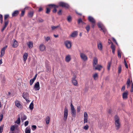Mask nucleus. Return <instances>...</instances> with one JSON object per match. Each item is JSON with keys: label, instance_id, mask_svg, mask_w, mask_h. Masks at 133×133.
I'll return each instance as SVG.
<instances>
[{"label": "nucleus", "instance_id": "obj_1", "mask_svg": "<svg viewBox=\"0 0 133 133\" xmlns=\"http://www.w3.org/2000/svg\"><path fill=\"white\" fill-rule=\"evenodd\" d=\"M58 4V5L55 4L54 8H55L56 9L59 7H60L64 8L66 9H68L70 7V6L68 3L63 2L61 1L59 2Z\"/></svg>", "mask_w": 133, "mask_h": 133}, {"label": "nucleus", "instance_id": "obj_2", "mask_svg": "<svg viewBox=\"0 0 133 133\" xmlns=\"http://www.w3.org/2000/svg\"><path fill=\"white\" fill-rule=\"evenodd\" d=\"M115 124L116 127V129L118 130L120 127V123L119 122V119L117 116L116 115L115 117Z\"/></svg>", "mask_w": 133, "mask_h": 133}, {"label": "nucleus", "instance_id": "obj_3", "mask_svg": "<svg viewBox=\"0 0 133 133\" xmlns=\"http://www.w3.org/2000/svg\"><path fill=\"white\" fill-rule=\"evenodd\" d=\"M68 115V108L65 106L64 108V116L63 119L65 121H66L67 119Z\"/></svg>", "mask_w": 133, "mask_h": 133}, {"label": "nucleus", "instance_id": "obj_4", "mask_svg": "<svg viewBox=\"0 0 133 133\" xmlns=\"http://www.w3.org/2000/svg\"><path fill=\"white\" fill-rule=\"evenodd\" d=\"M71 107V114L72 116L74 117H75L76 116V111L75 109L74 106L71 103L70 105Z\"/></svg>", "mask_w": 133, "mask_h": 133}, {"label": "nucleus", "instance_id": "obj_5", "mask_svg": "<svg viewBox=\"0 0 133 133\" xmlns=\"http://www.w3.org/2000/svg\"><path fill=\"white\" fill-rule=\"evenodd\" d=\"M34 89L35 90H38L40 89L39 82H37L35 83L34 87Z\"/></svg>", "mask_w": 133, "mask_h": 133}, {"label": "nucleus", "instance_id": "obj_6", "mask_svg": "<svg viewBox=\"0 0 133 133\" xmlns=\"http://www.w3.org/2000/svg\"><path fill=\"white\" fill-rule=\"evenodd\" d=\"M65 44L68 48H70L71 46V43L69 41H66L65 42Z\"/></svg>", "mask_w": 133, "mask_h": 133}, {"label": "nucleus", "instance_id": "obj_7", "mask_svg": "<svg viewBox=\"0 0 133 133\" xmlns=\"http://www.w3.org/2000/svg\"><path fill=\"white\" fill-rule=\"evenodd\" d=\"M76 78V76L74 75V76L72 78V83L75 86H76L77 84V81L75 79Z\"/></svg>", "mask_w": 133, "mask_h": 133}, {"label": "nucleus", "instance_id": "obj_8", "mask_svg": "<svg viewBox=\"0 0 133 133\" xmlns=\"http://www.w3.org/2000/svg\"><path fill=\"white\" fill-rule=\"evenodd\" d=\"M80 57L83 61H85L87 60V56L84 54L83 53H80Z\"/></svg>", "mask_w": 133, "mask_h": 133}, {"label": "nucleus", "instance_id": "obj_9", "mask_svg": "<svg viewBox=\"0 0 133 133\" xmlns=\"http://www.w3.org/2000/svg\"><path fill=\"white\" fill-rule=\"evenodd\" d=\"M88 19L89 21L91 23H96V21L94 19L93 17L91 16H88Z\"/></svg>", "mask_w": 133, "mask_h": 133}, {"label": "nucleus", "instance_id": "obj_10", "mask_svg": "<svg viewBox=\"0 0 133 133\" xmlns=\"http://www.w3.org/2000/svg\"><path fill=\"white\" fill-rule=\"evenodd\" d=\"M128 91H126L122 94L123 98V99H126L128 98Z\"/></svg>", "mask_w": 133, "mask_h": 133}, {"label": "nucleus", "instance_id": "obj_11", "mask_svg": "<svg viewBox=\"0 0 133 133\" xmlns=\"http://www.w3.org/2000/svg\"><path fill=\"white\" fill-rule=\"evenodd\" d=\"M39 48L41 51H43L46 49V47L43 44H41L39 46Z\"/></svg>", "mask_w": 133, "mask_h": 133}, {"label": "nucleus", "instance_id": "obj_12", "mask_svg": "<svg viewBox=\"0 0 133 133\" xmlns=\"http://www.w3.org/2000/svg\"><path fill=\"white\" fill-rule=\"evenodd\" d=\"M8 21H5L4 22V24L3 27L1 31L2 32H3V31L4 30L6 26L8 25Z\"/></svg>", "mask_w": 133, "mask_h": 133}, {"label": "nucleus", "instance_id": "obj_13", "mask_svg": "<svg viewBox=\"0 0 133 133\" xmlns=\"http://www.w3.org/2000/svg\"><path fill=\"white\" fill-rule=\"evenodd\" d=\"M19 14V11L18 10L14 11L12 14V16L13 17L17 16Z\"/></svg>", "mask_w": 133, "mask_h": 133}, {"label": "nucleus", "instance_id": "obj_14", "mask_svg": "<svg viewBox=\"0 0 133 133\" xmlns=\"http://www.w3.org/2000/svg\"><path fill=\"white\" fill-rule=\"evenodd\" d=\"M29 94L28 92H24L23 94V97L25 99H26L29 97Z\"/></svg>", "mask_w": 133, "mask_h": 133}, {"label": "nucleus", "instance_id": "obj_15", "mask_svg": "<svg viewBox=\"0 0 133 133\" xmlns=\"http://www.w3.org/2000/svg\"><path fill=\"white\" fill-rule=\"evenodd\" d=\"M14 41L12 46L14 48H16L18 46V43L17 41L15 39H14Z\"/></svg>", "mask_w": 133, "mask_h": 133}, {"label": "nucleus", "instance_id": "obj_16", "mask_svg": "<svg viewBox=\"0 0 133 133\" xmlns=\"http://www.w3.org/2000/svg\"><path fill=\"white\" fill-rule=\"evenodd\" d=\"M97 63V59L96 58H95L93 60V67H95V65H96Z\"/></svg>", "mask_w": 133, "mask_h": 133}, {"label": "nucleus", "instance_id": "obj_17", "mask_svg": "<svg viewBox=\"0 0 133 133\" xmlns=\"http://www.w3.org/2000/svg\"><path fill=\"white\" fill-rule=\"evenodd\" d=\"M77 31H74L71 34L70 36L72 37H75L77 36Z\"/></svg>", "mask_w": 133, "mask_h": 133}, {"label": "nucleus", "instance_id": "obj_18", "mask_svg": "<svg viewBox=\"0 0 133 133\" xmlns=\"http://www.w3.org/2000/svg\"><path fill=\"white\" fill-rule=\"evenodd\" d=\"M102 67V66L101 65H97L96 67H95V70L100 71L101 69V68Z\"/></svg>", "mask_w": 133, "mask_h": 133}, {"label": "nucleus", "instance_id": "obj_19", "mask_svg": "<svg viewBox=\"0 0 133 133\" xmlns=\"http://www.w3.org/2000/svg\"><path fill=\"white\" fill-rule=\"evenodd\" d=\"M15 123L17 124H19L21 123V120L20 118V116L19 115H18V118L17 120L15 122Z\"/></svg>", "mask_w": 133, "mask_h": 133}, {"label": "nucleus", "instance_id": "obj_20", "mask_svg": "<svg viewBox=\"0 0 133 133\" xmlns=\"http://www.w3.org/2000/svg\"><path fill=\"white\" fill-rule=\"evenodd\" d=\"M71 59L70 56V55H69L67 56L65 58V61L67 62H69Z\"/></svg>", "mask_w": 133, "mask_h": 133}, {"label": "nucleus", "instance_id": "obj_21", "mask_svg": "<svg viewBox=\"0 0 133 133\" xmlns=\"http://www.w3.org/2000/svg\"><path fill=\"white\" fill-rule=\"evenodd\" d=\"M97 47L98 49L101 51L102 50V49L103 46L101 43L98 44Z\"/></svg>", "mask_w": 133, "mask_h": 133}, {"label": "nucleus", "instance_id": "obj_22", "mask_svg": "<svg viewBox=\"0 0 133 133\" xmlns=\"http://www.w3.org/2000/svg\"><path fill=\"white\" fill-rule=\"evenodd\" d=\"M111 62L112 59H111L110 61L108 62V63L107 69L108 70H110V67L111 65Z\"/></svg>", "mask_w": 133, "mask_h": 133}, {"label": "nucleus", "instance_id": "obj_23", "mask_svg": "<svg viewBox=\"0 0 133 133\" xmlns=\"http://www.w3.org/2000/svg\"><path fill=\"white\" fill-rule=\"evenodd\" d=\"M25 133H31V129L30 127H27L25 130Z\"/></svg>", "mask_w": 133, "mask_h": 133}, {"label": "nucleus", "instance_id": "obj_24", "mask_svg": "<svg viewBox=\"0 0 133 133\" xmlns=\"http://www.w3.org/2000/svg\"><path fill=\"white\" fill-rule=\"evenodd\" d=\"M34 15V12L33 11H30L29 12L28 14V16L30 18L32 17Z\"/></svg>", "mask_w": 133, "mask_h": 133}, {"label": "nucleus", "instance_id": "obj_25", "mask_svg": "<svg viewBox=\"0 0 133 133\" xmlns=\"http://www.w3.org/2000/svg\"><path fill=\"white\" fill-rule=\"evenodd\" d=\"M28 56V54L27 53H24L23 56V60L24 61H25L27 59Z\"/></svg>", "mask_w": 133, "mask_h": 133}, {"label": "nucleus", "instance_id": "obj_26", "mask_svg": "<svg viewBox=\"0 0 133 133\" xmlns=\"http://www.w3.org/2000/svg\"><path fill=\"white\" fill-rule=\"evenodd\" d=\"M15 105L18 108H21V105L18 101H16L15 102Z\"/></svg>", "mask_w": 133, "mask_h": 133}, {"label": "nucleus", "instance_id": "obj_27", "mask_svg": "<svg viewBox=\"0 0 133 133\" xmlns=\"http://www.w3.org/2000/svg\"><path fill=\"white\" fill-rule=\"evenodd\" d=\"M45 66L46 69V71L48 72H49L50 70V66L48 64H46Z\"/></svg>", "mask_w": 133, "mask_h": 133}, {"label": "nucleus", "instance_id": "obj_28", "mask_svg": "<svg viewBox=\"0 0 133 133\" xmlns=\"http://www.w3.org/2000/svg\"><path fill=\"white\" fill-rule=\"evenodd\" d=\"M29 108L30 109V110H33L34 108V103L33 102V101H32L30 104L29 107Z\"/></svg>", "mask_w": 133, "mask_h": 133}, {"label": "nucleus", "instance_id": "obj_29", "mask_svg": "<svg viewBox=\"0 0 133 133\" xmlns=\"http://www.w3.org/2000/svg\"><path fill=\"white\" fill-rule=\"evenodd\" d=\"M55 4H50L48 5V6L50 8V9H52V8H54Z\"/></svg>", "mask_w": 133, "mask_h": 133}, {"label": "nucleus", "instance_id": "obj_30", "mask_svg": "<svg viewBox=\"0 0 133 133\" xmlns=\"http://www.w3.org/2000/svg\"><path fill=\"white\" fill-rule=\"evenodd\" d=\"M28 45L29 48H31L33 46V43L31 42H29V43L28 44Z\"/></svg>", "mask_w": 133, "mask_h": 133}, {"label": "nucleus", "instance_id": "obj_31", "mask_svg": "<svg viewBox=\"0 0 133 133\" xmlns=\"http://www.w3.org/2000/svg\"><path fill=\"white\" fill-rule=\"evenodd\" d=\"M50 121V117L49 116L46 117V123L47 124H48Z\"/></svg>", "mask_w": 133, "mask_h": 133}, {"label": "nucleus", "instance_id": "obj_32", "mask_svg": "<svg viewBox=\"0 0 133 133\" xmlns=\"http://www.w3.org/2000/svg\"><path fill=\"white\" fill-rule=\"evenodd\" d=\"M67 20L68 22L70 23L72 21V17L70 15L68 16L67 17Z\"/></svg>", "mask_w": 133, "mask_h": 133}, {"label": "nucleus", "instance_id": "obj_33", "mask_svg": "<svg viewBox=\"0 0 133 133\" xmlns=\"http://www.w3.org/2000/svg\"><path fill=\"white\" fill-rule=\"evenodd\" d=\"M85 28L87 30V33H88L89 31L90 27L89 25H88L85 27Z\"/></svg>", "mask_w": 133, "mask_h": 133}, {"label": "nucleus", "instance_id": "obj_34", "mask_svg": "<svg viewBox=\"0 0 133 133\" xmlns=\"http://www.w3.org/2000/svg\"><path fill=\"white\" fill-rule=\"evenodd\" d=\"M21 118L22 121L26 120L27 118L26 116L25 115H24L23 116H21Z\"/></svg>", "mask_w": 133, "mask_h": 133}, {"label": "nucleus", "instance_id": "obj_35", "mask_svg": "<svg viewBox=\"0 0 133 133\" xmlns=\"http://www.w3.org/2000/svg\"><path fill=\"white\" fill-rule=\"evenodd\" d=\"M15 129V126L14 125H12L10 128V131H11V132H13V131H14Z\"/></svg>", "mask_w": 133, "mask_h": 133}, {"label": "nucleus", "instance_id": "obj_36", "mask_svg": "<svg viewBox=\"0 0 133 133\" xmlns=\"http://www.w3.org/2000/svg\"><path fill=\"white\" fill-rule=\"evenodd\" d=\"M11 133H19V129H15L14 131L11 132Z\"/></svg>", "mask_w": 133, "mask_h": 133}, {"label": "nucleus", "instance_id": "obj_37", "mask_svg": "<svg viewBox=\"0 0 133 133\" xmlns=\"http://www.w3.org/2000/svg\"><path fill=\"white\" fill-rule=\"evenodd\" d=\"M46 13L47 14H49L51 11L49 7L46 8Z\"/></svg>", "mask_w": 133, "mask_h": 133}, {"label": "nucleus", "instance_id": "obj_38", "mask_svg": "<svg viewBox=\"0 0 133 133\" xmlns=\"http://www.w3.org/2000/svg\"><path fill=\"white\" fill-rule=\"evenodd\" d=\"M97 26L99 28L101 29L102 28V26H104L103 25L100 23H98L97 24Z\"/></svg>", "mask_w": 133, "mask_h": 133}, {"label": "nucleus", "instance_id": "obj_39", "mask_svg": "<svg viewBox=\"0 0 133 133\" xmlns=\"http://www.w3.org/2000/svg\"><path fill=\"white\" fill-rule=\"evenodd\" d=\"M60 26L59 25H57V26H51V28H52V30H54L56 29L57 28L59 27Z\"/></svg>", "mask_w": 133, "mask_h": 133}, {"label": "nucleus", "instance_id": "obj_40", "mask_svg": "<svg viewBox=\"0 0 133 133\" xmlns=\"http://www.w3.org/2000/svg\"><path fill=\"white\" fill-rule=\"evenodd\" d=\"M35 80L33 78L30 79V85H32L33 84Z\"/></svg>", "mask_w": 133, "mask_h": 133}, {"label": "nucleus", "instance_id": "obj_41", "mask_svg": "<svg viewBox=\"0 0 133 133\" xmlns=\"http://www.w3.org/2000/svg\"><path fill=\"white\" fill-rule=\"evenodd\" d=\"M121 65H119L118 67V73L119 74H120L121 73Z\"/></svg>", "mask_w": 133, "mask_h": 133}, {"label": "nucleus", "instance_id": "obj_42", "mask_svg": "<svg viewBox=\"0 0 133 133\" xmlns=\"http://www.w3.org/2000/svg\"><path fill=\"white\" fill-rule=\"evenodd\" d=\"M37 21L39 23H42L43 22L44 20L41 18H38Z\"/></svg>", "mask_w": 133, "mask_h": 133}, {"label": "nucleus", "instance_id": "obj_43", "mask_svg": "<svg viewBox=\"0 0 133 133\" xmlns=\"http://www.w3.org/2000/svg\"><path fill=\"white\" fill-rule=\"evenodd\" d=\"M25 10H23L22 11L21 14L20 16L21 17H23L24 16L25 14Z\"/></svg>", "mask_w": 133, "mask_h": 133}, {"label": "nucleus", "instance_id": "obj_44", "mask_svg": "<svg viewBox=\"0 0 133 133\" xmlns=\"http://www.w3.org/2000/svg\"><path fill=\"white\" fill-rule=\"evenodd\" d=\"M14 95V92L13 90L11 91V92H9V95H11L12 96Z\"/></svg>", "mask_w": 133, "mask_h": 133}, {"label": "nucleus", "instance_id": "obj_45", "mask_svg": "<svg viewBox=\"0 0 133 133\" xmlns=\"http://www.w3.org/2000/svg\"><path fill=\"white\" fill-rule=\"evenodd\" d=\"M117 55L118 57L119 58H121V55L119 50H118Z\"/></svg>", "mask_w": 133, "mask_h": 133}, {"label": "nucleus", "instance_id": "obj_46", "mask_svg": "<svg viewBox=\"0 0 133 133\" xmlns=\"http://www.w3.org/2000/svg\"><path fill=\"white\" fill-rule=\"evenodd\" d=\"M111 48L112 49V50H115V48L114 45L113 44V43H112V44H111Z\"/></svg>", "mask_w": 133, "mask_h": 133}, {"label": "nucleus", "instance_id": "obj_47", "mask_svg": "<svg viewBox=\"0 0 133 133\" xmlns=\"http://www.w3.org/2000/svg\"><path fill=\"white\" fill-rule=\"evenodd\" d=\"M37 128V127L36 125H32L31 127V129L32 130L34 131Z\"/></svg>", "mask_w": 133, "mask_h": 133}, {"label": "nucleus", "instance_id": "obj_48", "mask_svg": "<svg viewBox=\"0 0 133 133\" xmlns=\"http://www.w3.org/2000/svg\"><path fill=\"white\" fill-rule=\"evenodd\" d=\"M7 47V45H6L4 47L2 48L1 50V51L5 52V50L6 49Z\"/></svg>", "mask_w": 133, "mask_h": 133}, {"label": "nucleus", "instance_id": "obj_49", "mask_svg": "<svg viewBox=\"0 0 133 133\" xmlns=\"http://www.w3.org/2000/svg\"><path fill=\"white\" fill-rule=\"evenodd\" d=\"M124 63L125 65V67L126 68H128V64H127V63L126 62V61L125 59H124Z\"/></svg>", "mask_w": 133, "mask_h": 133}, {"label": "nucleus", "instance_id": "obj_50", "mask_svg": "<svg viewBox=\"0 0 133 133\" xmlns=\"http://www.w3.org/2000/svg\"><path fill=\"white\" fill-rule=\"evenodd\" d=\"M44 38L45 41L47 42L50 39V38L49 36H47L46 37L44 36Z\"/></svg>", "mask_w": 133, "mask_h": 133}, {"label": "nucleus", "instance_id": "obj_51", "mask_svg": "<svg viewBox=\"0 0 133 133\" xmlns=\"http://www.w3.org/2000/svg\"><path fill=\"white\" fill-rule=\"evenodd\" d=\"M88 128L89 126L87 124L85 126L83 127V129L85 130H88Z\"/></svg>", "mask_w": 133, "mask_h": 133}, {"label": "nucleus", "instance_id": "obj_52", "mask_svg": "<svg viewBox=\"0 0 133 133\" xmlns=\"http://www.w3.org/2000/svg\"><path fill=\"white\" fill-rule=\"evenodd\" d=\"M112 39L113 41L117 45H118V44L116 40L114 37L112 38Z\"/></svg>", "mask_w": 133, "mask_h": 133}, {"label": "nucleus", "instance_id": "obj_53", "mask_svg": "<svg viewBox=\"0 0 133 133\" xmlns=\"http://www.w3.org/2000/svg\"><path fill=\"white\" fill-rule=\"evenodd\" d=\"M127 85H130V80L129 78H128L127 81Z\"/></svg>", "mask_w": 133, "mask_h": 133}, {"label": "nucleus", "instance_id": "obj_54", "mask_svg": "<svg viewBox=\"0 0 133 133\" xmlns=\"http://www.w3.org/2000/svg\"><path fill=\"white\" fill-rule=\"evenodd\" d=\"M102 30L103 31L104 33H105L106 32V30L105 29V28L104 26H103L102 28L100 30Z\"/></svg>", "mask_w": 133, "mask_h": 133}, {"label": "nucleus", "instance_id": "obj_55", "mask_svg": "<svg viewBox=\"0 0 133 133\" xmlns=\"http://www.w3.org/2000/svg\"><path fill=\"white\" fill-rule=\"evenodd\" d=\"M57 14L59 15H62V10L61 9L59 10Z\"/></svg>", "mask_w": 133, "mask_h": 133}, {"label": "nucleus", "instance_id": "obj_56", "mask_svg": "<svg viewBox=\"0 0 133 133\" xmlns=\"http://www.w3.org/2000/svg\"><path fill=\"white\" fill-rule=\"evenodd\" d=\"M88 115L87 112H85L84 114V118H88Z\"/></svg>", "mask_w": 133, "mask_h": 133}, {"label": "nucleus", "instance_id": "obj_57", "mask_svg": "<svg viewBox=\"0 0 133 133\" xmlns=\"http://www.w3.org/2000/svg\"><path fill=\"white\" fill-rule=\"evenodd\" d=\"M3 125H1L0 127V133H2L3 131Z\"/></svg>", "mask_w": 133, "mask_h": 133}, {"label": "nucleus", "instance_id": "obj_58", "mask_svg": "<svg viewBox=\"0 0 133 133\" xmlns=\"http://www.w3.org/2000/svg\"><path fill=\"white\" fill-rule=\"evenodd\" d=\"M5 54V52L1 51V54L0 56L1 57H2Z\"/></svg>", "mask_w": 133, "mask_h": 133}, {"label": "nucleus", "instance_id": "obj_59", "mask_svg": "<svg viewBox=\"0 0 133 133\" xmlns=\"http://www.w3.org/2000/svg\"><path fill=\"white\" fill-rule=\"evenodd\" d=\"M93 77L94 79H95L96 78L98 77V75L97 73L95 74L93 76Z\"/></svg>", "mask_w": 133, "mask_h": 133}, {"label": "nucleus", "instance_id": "obj_60", "mask_svg": "<svg viewBox=\"0 0 133 133\" xmlns=\"http://www.w3.org/2000/svg\"><path fill=\"white\" fill-rule=\"evenodd\" d=\"M80 110V107L79 106L77 107V112H79Z\"/></svg>", "mask_w": 133, "mask_h": 133}, {"label": "nucleus", "instance_id": "obj_61", "mask_svg": "<svg viewBox=\"0 0 133 133\" xmlns=\"http://www.w3.org/2000/svg\"><path fill=\"white\" fill-rule=\"evenodd\" d=\"M8 18V14H6L4 16V20L5 21V20Z\"/></svg>", "mask_w": 133, "mask_h": 133}, {"label": "nucleus", "instance_id": "obj_62", "mask_svg": "<svg viewBox=\"0 0 133 133\" xmlns=\"http://www.w3.org/2000/svg\"><path fill=\"white\" fill-rule=\"evenodd\" d=\"M82 21H82V19L81 18L79 19H78V24H79L81 23H82Z\"/></svg>", "mask_w": 133, "mask_h": 133}, {"label": "nucleus", "instance_id": "obj_63", "mask_svg": "<svg viewBox=\"0 0 133 133\" xmlns=\"http://www.w3.org/2000/svg\"><path fill=\"white\" fill-rule=\"evenodd\" d=\"M29 123V121H26L24 123V126L25 127H26L27 126Z\"/></svg>", "mask_w": 133, "mask_h": 133}, {"label": "nucleus", "instance_id": "obj_64", "mask_svg": "<svg viewBox=\"0 0 133 133\" xmlns=\"http://www.w3.org/2000/svg\"><path fill=\"white\" fill-rule=\"evenodd\" d=\"M130 92H133V83H132L131 84V89L130 90Z\"/></svg>", "mask_w": 133, "mask_h": 133}]
</instances>
